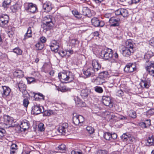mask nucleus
<instances>
[{"label":"nucleus","instance_id":"nucleus-22","mask_svg":"<svg viewBox=\"0 0 154 154\" xmlns=\"http://www.w3.org/2000/svg\"><path fill=\"white\" fill-rule=\"evenodd\" d=\"M3 119L6 125H11L13 122V118L8 115H4Z\"/></svg>","mask_w":154,"mask_h":154},{"label":"nucleus","instance_id":"nucleus-40","mask_svg":"<svg viewBox=\"0 0 154 154\" xmlns=\"http://www.w3.org/2000/svg\"><path fill=\"white\" fill-rule=\"evenodd\" d=\"M38 130L40 131H44L45 130L44 125V124L42 123H40L38 125Z\"/></svg>","mask_w":154,"mask_h":154},{"label":"nucleus","instance_id":"nucleus-42","mask_svg":"<svg viewBox=\"0 0 154 154\" xmlns=\"http://www.w3.org/2000/svg\"><path fill=\"white\" fill-rule=\"evenodd\" d=\"M11 2V1H4L2 4V6L4 8L7 7L9 5Z\"/></svg>","mask_w":154,"mask_h":154},{"label":"nucleus","instance_id":"nucleus-52","mask_svg":"<svg viewBox=\"0 0 154 154\" xmlns=\"http://www.w3.org/2000/svg\"><path fill=\"white\" fill-rule=\"evenodd\" d=\"M7 57V55L5 54H2L0 55V59L2 60L6 59Z\"/></svg>","mask_w":154,"mask_h":154},{"label":"nucleus","instance_id":"nucleus-14","mask_svg":"<svg viewBox=\"0 0 154 154\" xmlns=\"http://www.w3.org/2000/svg\"><path fill=\"white\" fill-rule=\"evenodd\" d=\"M91 22L92 24L95 27H103L104 25V23L102 21H100L96 17H94L91 20Z\"/></svg>","mask_w":154,"mask_h":154},{"label":"nucleus","instance_id":"nucleus-57","mask_svg":"<svg viewBox=\"0 0 154 154\" xmlns=\"http://www.w3.org/2000/svg\"><path fill=\"white\" fill-rule=\"evenodd\" d=\"M72 12L73 14L76 17H77V16L79 15V12L76 10H73L72 11Z\"/></svg>","mask_w":154,"mask_h":154},{"label":"nucleus","instance_id":"nucleus-2","mask_svg":"<svg viewBox=\"0 0 154 154\" xmlns=\"http://www.w3.org/2000/svg\"><path fill=\"white\" fill-rule=\"evenodd\" d=\"M58 77L62 82L69 83L72 81L74 79V75L70 72H60L58 74Z\"/></svg>","mask_w":154,"mask_h":154},{"label":"nucleus","instance_id":"nucleus-7","mask_svg":"<svg viewBox=\"0 0 154 154\" xmlns=\"http://www.w3.org/2000/svg\"><path fill=\"white\" fill-rule=\"evenodd\" d=\"M43 106H41L39 104H34L33 106L32 111L33 113L36 115L39 114L44 111Z\"/></svg>","mask_w":154,"mask_h":154},{"label":"nucleus","instance_id":"nucleus-28","mask_svg":"<svg viewBox=\"0 0 154 154\" xmlns=\"http://www.w3.org/2000/svg\"><path fill=\"white\" fill-rule=\"evenodd\" d=\"M75 100L76 104L78 105V106L80 107L85 106V103L81 100L80 99L76 97L75 98Z\"/></svg>","mask_w":154,"mask_h":154},{"label":"nucleus","instance_id":"nucleus-20","mask_svg":"<svg viewBox=\"0 0 154 154\" xmlns=\"http://www.w3.org/2000/svg\"><path fill=\"white\" fill-rule=\"evenodd\" d=\"M43 8L47 12H49L52 9V5L49 2H46L43 4Z\"/></svg>","mask_w":154,"mask_h":154},{"label":"nucleus","instance_id":"nucleus-8","mask_svg":"<svg viewBox=\"0 0 154 154\" xmlns=\"http://www.w3.org/2000/svg\"><path fill=\"white\" fill-rule=\"evenodd\" d=\"M24 6L26 10H29L30 12L32 13L35 12L37 9V7L36 5L32 3L25 4Z\"/></svg>","mask_w":154,"mask_h":154},{"label":"nucleus","instance_id":"nucleus-61","mask_svg":"<svg viewBox=\"0 0 154 154\" xmlns=\"http://www.w3.org/2000/svg\"><path fill=\"white\" fill-rule=\"evenodd\" d=\"M27 150H29L28 148H26L25 149H23L22 152V154H28L30 153V152H28L27 153H26V151Z\"/></svg>","mask_w":154,"mask_h":154},{"label":"nucleus","instance_id":"nucleus-31","mask_svg":"<svg viewBox=\"0 0 154 154\" xmlns=\"http://www.w3.org/2000/svg\"><path fill=\"white\" fill-rule=\"evenodd\" d=\"M121 15L124 17H127L128 15V10L125 9L121 8Z\"/></svg>","mask_w":154,"mask_h":154},{"label":"nucleus","instance_id":"nucleus-37","mask_svg":"<svg viewBox=\"0 0 154 154\" xmlns=\"http://www.w3.org/2000/svg\"><path fill=\"white\" fill-rule=\"evenodd\" d=\"M36 49L38 50H41L44 47L43 44L40 42H38L35 45Z\"/></svg>","mask_w":154,"mask_h":154},{"label":"nucleus","instance_id":"nucleus-59","mask_svg":"<svg viewBox=\"0 0 154 154\" xmlns=\"http://www.w3.org/2000/svg\"><path fill=\"white\" fill-rule=\"evenodd\" d=\"M104 17L106 18H111V14L110 13H106L104 15Z\"/></svg>","mask_w":154,"mask_h":154},{"label":"nucleus","instance_id":"nucleus-3","mask_svg":"<svg viewBox=\"0 0 154 154\" xmlns=\"http://www.w3.org/2000/svg\"><path fill=\"white\" fill-rule=\"evenodd\" d=\"M100 55L103 59L106 60H110L113 57L112 50L108 48L102 49Z\"/></svg>","mask_w":154,"mask_h":154},{"label":"nucleus","instance_id":"nucleus-33","mask_svg":"<svg viewBox=\"0 0 154 154\" xmlns=\"http://www.w3.org/2000/svg\"><path fill=\"white\" fill-rule=\"evenodd\" d=\"M57 90L62 92H64L69 91L70 89L66 86H63L59 87L57 88Z\"/></svg>","mask_w":154,"mask_h":154},{"label":"nucleus","instance_id":"nucleus-29","mask_svg":"<svg viewBox=\"0 0 154 154\" xmlns=\"http://www.w3.org/2000/svg\"><path fill=\"white\" fill-rule=\"evenodd\" d=\"M106 116L105 117V119L107 121H110L115 117V116L112 115V113H110L109 112H106Z\"/></svg>","mask_w":154,"mask_h":154},{"label":"nucleus","instance_id":"nucleus-11","mask_svg":"<svg viewBox=\"0 0 154 154\" xmlns=\"http://www.w3.org/2000/svg\"><path fill=\"white\" fill-rule=\"evenodd\" d=\"M9 16L6 14H3L0 16V26L3 27L7 24L8 21Z\"/></svg>","mask_w":154,"mask_h":154},{"label":"nucleus","instance_id":"nucleus-54","mask_svg":"<svg viewBox=\"0 0 154 154\" xmlns=\"http://www.w3.org/2000/svg\"><path fill=\"white\" fill-rule=\"evenodd\" d=\"M1 132H0V138L4 136L5 134V130H2Z\"/></svg>","mask_w":154,"mask_h":154},{"label":"nucleus","instance_id":"nucleus-19","mask_svg":"<svg viewBox=\"0 0 154 154\" xmlns=\"http://www.w3.org/2000/svg\"><path fill=\"white\" fill-rule=\"evenodd\" d=\"M3 92H2V96L5 98L8 96L10 94L11 90L8 87L4 86H2Z\"/></svg>","mask_w":154,"mask_h":154},{"label":"nucleus","instance_id":"nucleus-21","mask_svg":"<svg viewBox=\"0 0 154 154\" xmlns=\"http://www.w3.org/2000/svg\"><path fill=\"white\" fill-rule=\"evenodd\" d=\"M146 70L151 75L154 76V63H151L146 67Z\"/></svg>","mask_w":154,"mask_h":154},{"label":"nucleus","instance_id":"nucleus-58","mask_svg":"<svg viewBox=\"0 0 154 154\" xmlns=\"http://www.w3.org/2000/svg\"><path fill=\"white\" fill-rule=\"evenodd\" d=\"M149 43L150 45L154 46V38H152L150 40Z\"/></svg>","mask_w":154,"mask_h":154},{"label":"nucleus","instance_id":"nucleus-15","mask_svg":"<svg viewBox=\"0 0 154 154\" xmlns=\"http://www.w3.org/2000/svg\"><path fill=\"white\" fill-rule=\"evenodd\" d=\"M102 100L105 105L110 107L112 106L113 104L110 97L108 96H103V97Z\"/></svg>","mask_w":154,"mask_h":154},{"label":"nucleus","instance_id":"nucleus-44","mask_svg":"<svg viewBox=\"0 0 154 154\" xmlns=\"http://www.w3.org/2000/svg\"><path fill=\"white\" fill-rule=\"evenodd\" d=\"M58 54L62 57H63L65 56L68 53L66 52V51H61L58 52Z\"/></svg>","mask_w":154,"mask_h":154},{"label":"nucleus","instance_id":"nucleus-12","mask_svg":"<svg viewBox=\"0 0 154 154\" xmlns=\"http://www.w3.org/2000/svg\"><path fill=\"white\" fill-rule=\"evenodd\" d=\"M136 66L132 63H129L126 65L124 69V71L127 73L133 72L136 70Z\"/></svg>","mask_w":154,"mask_h":154},{"label":"nucleus","instance_id":"nucleus-24","mask_svg":"<svg viewBox=\"0 0 154 154\" xmlns=\"http://www.w3.org/2000/svg\"><path fill=\"white\" fill-rule=\"evenodd\" d=\"M18 86L20 91L22 92L25 91L26 89V85H25L22 81H20L18 83L16 84Z\"/></svg>","mask_w":154,"mask_h":154},{"label":"nucleus","instance_id":"nucleus-34","mask_svg":"<svg viewBox=\"0 0 154 154\" xmlns=\"http://www.w3.org/2000/svg\"><path fill=\"white\" fill-rule=\"evenodd\" d=\"M151 125L150 120L147 119L145 122H142V125L145 128L149 127Z\"/></svg>","mask_w":154,"mask_h":154},{"label":"nucleus","instance_id":"nucleus-50","mask_svg":"<svg viewBox=\"0 0 154 154\" xmlns=\"http://www.w3.org/2000/svg\"><path fill=\"white\" fill-rule=\"evenodd\" d=\"M121 8L116 10L115 12V15L118 16L121 15Z\"/></svg>","mask_w":154,"mask_h":154},{"label":"nucleus","instance_id":"nucleus-60","mask_svg":"<svg viewBox=\"0 0 154 154\" xmlns=\"http://www.w3.org/2000/svg\"><path fill=\"white\" fill-rule=\"evenodd\" d=\"M66 52L68 53V54H67V56H69L71 54H73V51L72 50H66Z\"/></svg>","mask_w":154,"mask_h":154},{"label":"nucleus","instance_id":"nucleus-23","mask_svg":"<svg viewBox=\"0 0 154 154\" xmlns=\"http://www.w3.org/2000/svg\"><path fill=\"white\" fill-rule=\"evenodd\" d=\"M90 92V90L86 88L85 89H83L81 91L80 94L83 98H85L88 97Z\"/></svg>","mask_w":154,"mask_h":154},{"label":"nucleus","instance_id":"nucleus-10","mask_svg":"<svg viewBox=\"0 0 154 154\" xmlns=\"http://www.w3.org/2000/svg\"><path fill=\"white\" fill-rule=\"evenodd\" d=\"M68 126V124L66 123L60 124L58 129L57 130L60 134L65 135L66 133V129Z\"/></svg>","mask_w":154,"mask_h":154},{"label":"nucleus","instance_id":"nucleus-32","mask_svg":"<svg viewBox=\"0 0 154 154\" xmlns=\"http://www.w3.org/2000/svg\"><path fill=\"white\" fill-rule=\"evenodd\" d=\"M59 46L58 45H50L51 51L55 52H57L58 51V48Z\"/></svg>","mask_w":154,"mask_h":154},{"label":"nucleus","instance_id":"nucleus-62","mask_svg":"<svg viewBox=\"0 0 154 154\" xmlns=\"http://www.w3.org/2000/svg\"><path fill=\"white\" fill-rule=\"evenodd\" d=\"M140 1H130L128 2L130 4H137Z\"/></svg>","mask_w":154,"mask_h":154},{"label":"nucleus","instance_id":"nucleus-35","mask_svg":"<svg viewBox=\"0 0 154 154\" xmlns=\"http://www.w3.org/2000/svg\"><path fill=\"white\" fill-rule=\"evenodd\" d=\"M13 52L17 55H21L22 53V51L19 48H16L13 49Z\"/></svg>","mask_w":154,"mask_h":154},{"label":"nucleus","instance_id":"nucleus-63","mask_svg":"<svg viewBox=\"0 0 154 154\" xmlns=\"http://www.w3.org/2000/svg\"><path fill=\"white\" fill-rule=\"evenodd\" d=\"M72 154H83L82 152H75V151H72L71 152Z\"/></svg>","mask_w":154,"mask_h":154},{"label":"nucleus","instance_id":"nucleus-45","mask_svg":"<svg viewBox=\"0 0 154 154\" xmlns=\"http://www.w3.org/2000/svg\"><path fill=\"white\" fill-rule=\"evenodd\" d=\"M115 117H116L119 120H125L127 119V118L126 116H124L121 115H117L115 116Z\"/></svg>","mask_w":154,"mask_h":154},{"label":"nucleus","instance_id":"nucleus-9","mask_svg":"<svg viewBox=\"0 0 154 154\" xmlns=\"http://www.w3.org/2000/svg\"><path fill=\"white\" fill-rule=\"evenodd\" d=\"M109 23L110 27L119 26L120 23L119 18H116L115 17H112L109 19Z\"/></svg>","mask_w":154,"mask_h":154},{"label":"nucleus","instance_id":"nucleus-36","mask_svg":"<svg viewBox=\"0 0 154 154\" xmlns=\"http://www.w3.org/2000/svg\"><path fill=\"white\" fill-rule=\"evenodd\" d=\"M94 89L95 91L99 93H102L103 91V88L100 86H96L94 87Z\"/></svg>","mask_w":154,"mask_h":154},{"label":"nucleus","instance_id":"nucleus-49","mask_svg":"<svg viewBox=\"0 0 154 154\" xmlns=\"http://www.w3.org/2000/svg\"><path fill=\"white\" fill-rule=\"evenodd\" d=\"M97 154H107V152L105 150H99Z\"/></svg>","mask_w":154,"mask_h":154},{"label":"nucleus","instance_id":"nucleus-43","mask_svg":"<svg viewBox=\"0 0 154 154\" xmlns=\"http://www.w3.org/2000/svg\"><path fill=\"white\" fill-rule=\"evenodd\" d=\"M86 130L90 134L93 133L94 132V128L91 126H87L86 127Z\"/></svg>","mask_w":154,"mask_h":154},{"label":"nucleus","instance_id":"nucleus-30","mask_svg":"<svg viewBox=\"0 0 154 154\" xmlns=\"http://www.w3.org/2000/svg\"><path fill=\"white\" fill-rule=\"evenodd\" d=\"M66 146L63 144L59 145L57 148V149L60 152H64L66 150Z\"/></svg>","mask_w":154,"mask_h":154},{"label":"nucleus","instance_id":"nucleus-39","mask_svg":"<svg viewBox=\"0 0 154 154\" xmlns=\"http://www.w3.org/2000/svg\"><path fill=\"white\" fill-rule=\"evenodd\" d=\"M147 142L150 145H152L154 143V138L153 136L149 137L147 139Z\"/></svg>","mask_w":154,"mask_h":154},{"label":"nucleus","instance_id":"nucleus-55","mask_svg":"<svg viewBox=\"0 0 154 154\" xmlns=\"http://www.w3.org/2000/svg\"><path fill=\"white\" fill-rule=\"evenodd\" d=\"M10 154H16L17 152V149H10Z\"/></svg>","mask_w":154,"mask_h":154},{"label":"nucleus","instance_id":"nucleus-6","mask_svg":"<svg viewBox=\"0 0 154 154\" xmlns=\"http://www.w3.org/2000/svg\"><path fill=\"white\" fill-rule=\"evenodd\" d=\"M73 122L76 125L82 126L85 121L84 117L82 116L77 114L76 113L73 114Z\"/></svg>","mask_w":154,"mask_h":154},{"label":"nucleus","instance_id":"nucleus-17","mask_svg":"<svg viewBox=\"0 0 154 154\" xmlns=\"http://www.w3.org/2000/svg\"><path fill=\"white\" fill-rule=\"evenodd\" d=\"M95 70L92 68L87 69L85 71L83 72L84 75L87 77L93 76L94 75Z\"/></svg>","mask_w":154,"mask_h":154},{"label":"nucleus","instance_id":"nucleus-4","mask_svg":"<svg viewBox=\"0 0 154 154\" xmlns=\"http://www.w3.org/2000/svg\"><path fill=\"white\" fill-rule=\"evenodd\" d=\"M53 17L51 15H47L43 18V26L44 30L46 31L49 29L50 27L53 26L54 24L52 22Z\"/></svg>","mask_w":154,"mask_h":154},{"label":"nucleus","instance_id":"nucleus-16","mask_svg":"<svg viewBox=\"0 0 154 154\" xmlns=\"http://www.w3.org/2000/svg\"><path fill=\"white\" fill-rule=\"evenodd\" d=\"M30 124L29 121L26 120L22 121L20 125V131H25L28 129L29 127Z\"/></svg>","mask_w":154,"mask_h":154},{"label":"nucleus","instance_id":"nucleus-13","mask_svg":"<svg viewBox=\"0 0 154 154\" xmlns=\"http://www.w3.org/2000/svg\"><path fill=\"white\" fill-rule=\"evenodd\" d=\"M150 79L149 78L143 79L141 80L140 85L141 87L143 88H148L150 86Z\"/></svg>","mask_w":154,"mask_h":154},{"label":"nucleus","instance_id":"nucleus-38","mask_svg":"<svg viewBox=\"0 0 154 154\" xmlns=\"http://www.w3.org/2000/svg\"><path fill=\"white\" fill-rule=\"evenodd\" d=\"M111 134L109 132H106L104 134V138L106 140H111Z\"/></svg>","mask_w":154,"mask_h":154},{"label":"nucleus","instance_id":"nucleus-47","mask_svg":"<svg viewBox=\"0 0 154 154\" xmlns=\"http://www.w3.org/2000/svg\"><path fill=\"white\" fill-rule=\"evenodd\" d=\"M123 92L121 89H120L116 93V95L118 96L121 97L123 95Z\"/></svg>","mask_w":154,"mask_h":154},{"label":"nucleus","instance_id":"nucleus-48","mask_svg":"<svg viewBox=\"0 0 154 154\" xmlns=\"http://www.w3.org/2000/svg\"><path fill=\"white\" fill-rule=\"evenodd\" d=\"M52 113V112L51 110H45L44 114L46 116H49Z\"/></svg>","mask_w":154,"mask_h":154},{"label":"nucleus","instance_id":"nucleus-46","mask_svg":"<svg viewBox=\"0 0 154 154\" xmlns=\"http://www.w3.org/2000/svg\"><path fill=\"white\" fill-rule=\"evenodd\" d=\"M29 102L27 99H24L23 100V104L24 106L25 107H27Z\"/></svg>","mask_w":154,"mask_h":154},{"label":"nucleus","instance_id":"nucleus-56","mask_svg":"<svg viewBox=\"0 0 154 154\" xmlns=\"http://www.w3.org/2000/svg\"><path fill=\"white\" fill-rule=\"evenodd\" d=\"M40 40L41 42H40L43 44L46 42V39L44 37H42L40 38Z\"/></svg>","mask_w":154,"mask_h":154},{"label":"nucleus","instance_id":"nucleus-1","mask_svg":"<svg viewBox=\"0 0 154 154\" xmlns=\"http://www.w3.org/2000/svg\"><path fill=\"white\" fill-rule=\"evenodd\" d=\"M134 46V44L131 41L129 40L126 41L125 47L122 51L123 55L128 57L132 55L135 51Z\"/></svg>","mask_w":154,"mask_h":154},{"label":"nucleus","instance_id":"nucleus-18","mask_svg":"<svg viewBox=\"0 0 154 154\" xmlns=\"http://www.w3.org/2000/svg\"><path fill=\"white\" fill-rule=\"evenodd\" d=\"M92 65L93 68V69L95 70V71H98L101 68V66L98 61L96 59L92 60Z\"/></svg>","mask_w":154,"mask_h":154},{"label":"nucleus","instance_id":"nucleus-27","mask_svg":"<svg viewBox=\"0 0 154 154\" xmlns=\"http://www.w3.org/2000/svg\"><path fill=\"white\" fill-rule=\"evenodd\" d=\"M32 35L31 27H29L28 29L27 32L24 35V38L23 40H25L31 37L32 36Z\"/></svg>","mask_w":154,"mask_h":154},{"label":"nucleus","instance_id":"nucleus-25","mask_svg":"<svg viewBox=\"0 0 154 154\" xmlns=\"http://www.w3.org/2000/svg\"><path fill=\"white\" fill-rule=\"evenodd\" d=\"M82 14L83 15L89 17H91L92 15L90 9L86 7L83 8Z\"/></svg>","mask_w":154,"mask_h":154},{"label":"nucleus","instance_id":"nucleus-64","mask_svg":"<svg viewBox=\"0 0 154 154\" xmlns=\"http://www.w3.org/2000/svg\"><path fill=\"white\" fill-rule=\"evenodd\" d=\"M51 45H58V46L59 45V44L55 40L53 41L52 42Z\"/></svg>","mask_w":154,"mask_h":154},{"label":"nucleus","instance_id":"nucleus-53","mask_svg":"<svg viewBox=\"0 0 154 154\" xmlns=\"http://www.w3.org/2000/svg\"><path fill=\"white\" fill-rule=\"evenodd\" d=\"M117 137V135L116 134L114 133L113 134H111V141H112L113 140L116 139Z\"/></svg>","mask_w":154,"mask_h":154},{"label":"nucleus","instance_id":"nucleus-41","mask_svg":"<svg viewBox=\"0 0 154 154\" xmlns=\"http://www.w3.org/2000/svg\"><path fill=\"white\" fill-rule=\"evenodd\" d=\"M129 116L133 118H135L137 117L136 112L134 111H130L129 113Z\"/></svg>","mask_w":154,"mask_h":154},{"label":"nucleus","instance_id":"nucleus-51","mask_svg":"<svg viewBox=\"0 0 154 154\" xmlns=\"http://www.w3.org/2000/svg\"><path fill=\"white\" fill-rule=\"evenodd\" d=\"M17 145H16L15 144H12L11 146L10 147V149H17Z\"/></svg>","mask_w":154,"mask_h":154},{"label":"nucleus","instance_id":"nucleus-5","mask_svg":"<svg viewBox=\"0 0 154 154\" xmlns=\"http://www.w3.org/2000/svg\"><path fill=\"white\" fill-rule=\"evenodd\" d=\"M122 140L128 144H132L136 141V139L132 135L128 133H124L121 136Z\"/></svg>","mask_w":154,"mask_h":154},{"label":"nucleus","instance_id":"nucleus-26","mask_svg":"<svg viewBox=\"0 0 154 154\" xmlns=\"http://www.w3.org/2000/svg\"><path fill=\"white\" fill-rule=\"evenodd\" d=\"M14 75L17 78H20L23 77L24 76L23 72L21 70H16L13 73Z\"/></svg>","mask_w":154,"mask_h":154}]
</instances>
